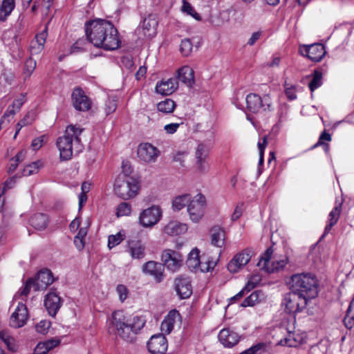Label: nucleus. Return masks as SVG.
I'll use <instances>...</instances> for the list:
<instances>
[{"instance_id":"nucleus-29","label":"nucleus","mask_w":354,"mask_h":354,"mask_svg":"<svg viewBox=\"0 0 354 354\" xmlns=\"http://www.w3.org/2000/svg\"><path fill=\"white\" fill-rule=\"evenodd\" d=\"M187 230V225L177 221H171L164 227L165 233L170 236H177L185 233Z\"/></svg>"},{"instance_id":"nucleus-50","label":"nucleus","mask_w":354,"mask_h":354,"mask_svg":"<svg viewBox=\"0 0 354 354\" xmlns=\"http://www.w3.org/2000/svg\"><path fill=\"white\" fill-rule=\"evenodd\" d=\"M50 327V322L46 320L40 321L35 326L37 332L41 334H45L47 333Z\"/></svg>"},{"instance_id":"nucleus-25","label":"nucleus","mask_w":354,"mask_h":354,"mask_svg":"<svg viewBox=\"0 0 354 354\" xmlns=\"http://www.w3.org/2000/svg\"><path fill=\"white\" fill-rule=\"evenodd\" d=\"M47 37L48 27L46 26L44 30L37 34L30 42V51L32 55H38L43 50Z\"/></svg>"},{"instance_id":"nucleus-57","label":"nucleus","mask_w":354,"mask_h":354,"mask_svg":"<svg viewBox=\"0 0 354 354\" xmlns=\"http://www.w3.org/2000/svg\"><path fill=\"white\" fill-rule=\"evenodd\" d=\"M48 349L44 342L39 343L34 350L35 354H46Z\"/></svg>"},{"instance_id":"nucleus-44","label":"nucleus","mask_w":354,"mask_h":354,"mask_svg":"<svg viewBox=\"0 0 354 354\" xmlns=\"http://www.w3.org/2000/svg\"><path fill=\"white\" fill-rule=\"evenodd\" d=\"M193 48V45L189 39L182 40L180 50L183 55L187 57L190 55Z\"/></svg>"},{"instance_id":"nucleus-52","label":"nucleus","mask_w":354,"mask_h":354,"mask_svg":"<svg viewBox=\"0 0 354 354\" xmlns=\"http://www.w3.org/2000/svg\"><path fill=\"white\" fill-rule=\"evenodd\" d=\"M116 291L119 295L120 300L121 301H124L127 299L128 295V290L127 287L124 285H118L117 286Z\"/></svg>"},{"instance_id":"nucleus-12","label":"nucleus","mask_w":354,"mask_h":354,"mask_svg":"<svg viewBox=\"0 0 354 354\" xmlns=\"http://www.w3.org/2000/svg\"><path fill=\"white\" fill-rule=\"evenodd\" d=\"M161 260L168 270L176 272L182 266V255L177 251L167 249L163 250L161 255Z\"/></svg>"},{"instance_id":"nucleus-3","label":"nucleus","mask_w":354,"mask_h":354,"mask_svg":"<svg viewBox=\"0 0 354 354\" xmlns=\"http://www.w3.org/2000/svg\"><path fill=\"white\" fill-rule=\"evenodd\" d=\"M84 130L77 125L70 124L66 127L64 135L57 139L56 145L62 160H68L73 155H77L83 150L84 145L80 136Z\"/></svg>"},{"instance_id":"nucleus-31","label":"nucleus","mask_w":354,"mask_h":354,"mask_svg":"<svg viewBox=\"0 0 354 354\" xmlns=\"http://www.w3.org/2000/svg\"><path fill=\"white\" fill-rule=\"evenodd\" d=\"M48 217L46 214L37 213L32 216L30 218V224L35 229L43 230L46 228L48 224Z\"/></svg>"},{"instance_id":"nucleus-64","label":"nucleus","mask_w":354,"mask_h":354,"mask_svg":"<svg viewBox=\"0 0 354 354\" xmlns=\"http://www.w3.org/2000/svg\"><path fill=\"white\" fill-rule=\"evenodd\" d=\"M3 77L8 84H11L15 78L14 74L11 72H4Z\"/></svg>"},{"instance_id":"nucleus-47","label":"nucleus","mask_w":354,"mask_h":354,"mask_svg":"<svg viewBox=\"0 0 354 354\" xmlns=\"http://www.w3.org/2000/svg\"><path fill=\"white\" fill-rule=\"evenodd\" d=\"M39 166L38 162H34L31 164L27 165L23 169V176H28L32 174H37L39 171Z\"/></svg>"},{"instance_id":"nucleus-34","label":"nucleus","mask_w":354,"mask_h":354,"mask_svg":"<svg viewBox=\"0 0 354 354\" xmlns=\"http://www.w3.org/2000/svg\"><path fill=\"white\" fill-rule=\"evenodd\" d=\"M15 0H3L0 6V21H6L15 8Z\"/></svg>"},{"instance_id":"nucleus-17","label":"nucleus","mask_w":354,"mask_h":354,"mask_svg":"<svg viewBox=\"0 0 354 354\" xmlns=\"http://www.w3.org/2000/svg\"><path fill=\"white\" fill-rule=\"evenodd\" d=\"M72 101L73 106L78 111H86L91 109V102L80 88H74Z\"/></svg>"},{"instance_id":"nucleus-24","label":"nucleus","mask_w":354,"mask_h":354,"mask_svg":"<svg viewBox=\"0 0 354 354\" xmlns=\"http://www.w3.org/2000/svg\"><path fill=\"white\" fill-rule=\"evenodd\" d=\"M178 86L177 78L171 77L158 82L156 86V92L162 95H169L172 94L178 88Z\"/></svg>"},{"instance_id":"nucleus-21","label":"nucleus","mask_w":354,"mask_h":354,"mask_svg":"<svg viewBox=\"0 0 354 354\" xmlns=\"http://www.w3.org/2000/svg\"><path fill=\"white\" fill-rule=\"evenodd\" d=\"M209 148L205 144H199L195 152L196 158V166L198 170L201 173H205L208 170V164L207 159L209 156Z\"/></svg>"},{"instance_id":"nucleus-56","label":"nucleus","mask_w":354,"mask_h":354,"mask_svg":"<svg viewBox=\"0 0 354 354\" xmlns=\"http://www.w3.org/2000/svg\"><path fill=\"white\" fill-rule=\"evenodd\" d=\"M331 140V136L329 133H326V131H324L319 136V140L317 143L315 145V147H317L318 145H323L324 141H330Z\"/></svg>"},{"instance_id":"nucleus-16","label":"nucleus","mask_w":354,"mask_h":354,"mask_svg":"<svg viewBox=\"0 0 354 354\" xmlns=\"http://www.w3.org/2000/svg\"><path fill=\"white\" fill-rule=\"evenodd\" d=\"M142 270L145 274L153 277L157 283L161 282L165 277L164 265L154 261H149L143 264Z\"/></svg>"},{"instance_id":"nucleus-27","label":"nucleus","mask_w":354,"mask_h":354,"mask_svg":"<svg viewBox=\"0 0 354 354\" xmlns=\"http://www.w3.org/2000/svg\"><path fill=\"white\" fill-rule=\"evenodd\" d=\"M179 318L180 314L177 310H171L161 324V331L165 334H169L174 329V324Z\"/></svg>"},{"instance_id":"nucleus-62","label":"nucleus","mask_w":354,"mask_h":354,"mask_svg":"<svg viewBox=\"0 0 354 354\" xmlns=\"http://www.w3.org/2000/svg\"><path fill=\"white\" fill-rule=\"evenodd\" d=\"M44 343L46 345V348L48 349V352L50 350H51L53 348H55V346H57L59 344V340L51 339V340L45 342Z\"/></svg>"},{"instance_id":"nucleus-63","label":"nucleus","mask_w":354,"mask_h":354,"mask_svg":"<svg viewBox=\"0 0 354 354\" xmlns=\"http://www.w3.org/2000/svg\"><path fill=\"white\" fill-rule=\"evenodd\" d=\"M242 215V209L240 206H236L232 215V221H236L238 218L241 217Z\"/></svg>"},{"instance_id":"nucleus-28","label":"nucleus","mask_w":354,"mask_h":354,"mask_svg":"<svg viewBox=\"0 0 354 354\" xmlns=\"http://www.w3.org/2000/svg\"><path fill=\"white\" fill-rule=\"evenodd\" d=\"M143 35L151 37L156 35L158 21L153 15H149L142 22L141 24Z\"/></svg>"},{"instance_id":"nucleus-48","label":"nucleus","mask_w":354,"mask_h":354,"mask_svg":"<svg viewBox=\"0 0 354 354\" xmlns=\"http://www.w3.org/2000/svg\"><path fill=\"white\" fill-rule=\"evenodd\" d=\"M123 239V235L120 232L115 235H110L108 238V247L111 249L120 244Z\"/></svg>"},{"instance_id":"nucleus-45","label":"nucleus","mask_w":354,"mask_h":354,"mask_svg":"<svg viewBox=\"0 0 354 354\" xmlns=\"http://www.w3.org/2000/svg\"><path fill=\"white\" fill-rule=\"evenodd\" d=\"M232 259H236L239 265L245 266L250 260V252L244 250L236 254Z\"/></svg>"},{"instance_id":"nucleus-55","label":"nucleus","mask_w":354,"mask_h":354,"mask_svg":"<svg viewBox=\"0 0 354 354\" xmlns=\"http://www.w3.org/2000/svg\"><path fill=\"white\" fill-rule=\"evenodd\" d=\"M26 154V150H21L19 151L14 158H12L10 161L12 162H17L19 164L24 161L25 159Z\"/></svg>"},{"instance_id":"nucleus-41","label":"nucleus","mask_w":354,"mask_h":354,"mask_svg":"<svg viewBox=\"0 0 354 354\" xmlns=\"http://www.w3.org/2000/svg\"><path fill=\"white\" fill-rule=\"evenodd\" d=\"M176 103L171 99H165L157 104V109L163 113H171L174 111Z\"/></svg>"},{"instance_id":"nucleus-42","label":"nucleus","mask_w":354,"mask_h":354,"mask_svg":"<svg viewBox=\"0 0 354 354\" xmlns=\"http://www.w3.org/2000/svg\"><path fill=\"white\" fill-rule=\"evenodd\" d=\"M322 76L323 74L319 70H315L313 79L308 84V87L312 92L322 84Z\"/></svg>"},{"instance_id":"nucleus-22","label":"nucleus","mask_w":354,"mask_h":354,"mask_svg":"<svg viewBox=\"0 0 354 354\" xmlns=\"http://www.w3.org/2000/svg\"><path fill=\"white\" fill-rule=\"evenodd\" d=\"M218 338L225 347L228 348L236 345L240 340L239 335L229 328L222 329L218 333Z\"/></svg>"},{"instance_id":"nucleus-19","label":"nucleus","mask_w":354,"mask_h":354,"mask_svg":"<svg viewBox=\"0 0 354 354\" xmlns=\"http://www.w3.org/2000/svg\"><path fill=\"white\" fill-rule=\"evenodd\" d=\"M146 247L142 240L138 239H129L127 242L126 251L133 259H141L145 257Z\"/></svg>"},{"instance_id":"nucleus-26","label":"nucleus","mask_w":354,"mask_h":354,"mask_svg":"<svg viewBox=\"0 0 354 354\" xmlns=\"http://www.w3.org/2000/svg\"><path fill=\"white\" fill-rule=\"evenodd\" d=\"M225 232L219 226H214L210 230L211 244L217 248L224 247L225 243Z\"/></svg>"},{"instance_id":"nucleus-4","label":"nucleus","mask_w":354,"mask_h":354,"mask_svg":"<svg viewBox=\"0 0 354 354\" xmlns=\"http://www.w3.org/2000/svg\"><path fill=\"white\" fill-rule=\"evenodd\" d=\"M290 290L310 300L318 294V281L316 277L308 272L292 275L288 283Z\"/></svg>"},{"instance_id":"nucleus-35","label":"nucleus","mask_w":354,"mask_h":354,"mask_svg":"<svg viewBox=\"0 0 354 354\" xmlns=\"http://www.w3.org/2000/svg\"><path fill=\"white\" fill-rule=\"evenodd\" d=\"M342 204L339 203L335 206L329 214L328 223L325 227L324 234L328 233L333 226H334L339 220L341 212Z\"/></svg>"},{"instance_id":"nucleus-18","label":"nucleus","mask_w":354,"mask_h":354,"mask_svg":"<svg viewBox=\"0 0 354 354\" xmlns=\"http://www.w3.org/2000/svg\"><path fill=\"white\" fill-rule=\"evenodd\" d=\"M138 156L143 162H155L159 156V151L149 143L140 144L138 148Z\"/></svg>"},{"instance_id":"nucleus-61","label":"nucleus","mask_w":354,"mask_h":354,"mask_svg":"<svg viewBox=\"0 0 354 354\" xmlns=\"http://www.w3.org/2000/svg\"><path fill=\"white\" fill-rule=\"evenodd\" d=\"M83 43V41L82 40H78L72 46H71V53H77V52H80L81 50H83V47L81 46V45Z\"/></svg>"},{"instance_id":"nucleus-6","label":"nucleus","mask_w":354,"mask_h":354,"mask_svg":"<svg viewBox=\"0 0 354 354\" xmlns=\"http://www.w3.org/2000/svg\"><path fill=\"white\" fill-rule=\"evenodd\" d=\"M138 191V186L133 179L119 176L115 182L114 192L120 198L128 200L135 197Z\"/></svg>"},{"instance_id":"nucleus-1","label":"nucleus","mask_w":354,"mask_h":354,"mask_svg":"<svg viewBox=\"0 0 354 354\" xmlns=\"http://www.w3.org/2000/svg\"><path fill=\"white\" fill-rule=\"evenodd\" d=\"M86 35L95 47L106 50H114L120 46L118 30L109 21L97 19L85 25Z\"/></svg>"},{"instance_id":"nucleus-9","label":"nucleus","mask_w":354,"mask_h":354,"mask_svg":"<svg viewBox=\"0 0 354 354\" xmlns=\"http://www.w3.org/2000/svg\"><path fill=\"white\" fill-rule=\"evenodd\" d=\"M205 206L206 199L203 194H198L192 198L187 205V212L192 222L198 223L201 220L205 214Z\"/></svg>"},{"instance_id":"nucleus-2","label":"nucleus","mask_w":354,"mask_h":354,"mask_svg":"<svg viewBox=\"0 0 354 354\" xmlns=\"http://www.w3.org/2000/svg\"><path fill=\"white\" fill-rule=\"evenodd\" d=\"M145 324L146 319L144 316L127 315L122 310H118L113 313L108 330L110 334L132 342Z\"/></svg>"},{"instance_id":"nucleus-60","label":"nucleus","mask_w":354,"mask_h":354,"mask_svg":"<svg viewBox=\"0 0 354 354\" xmlns=\"http://www.w3.org/2000/svg\"><path fill=\"white\" fill-rule=\"evenodd\" d=\"M261 35V32L259 31L253 32L248 41V44L250 46L254 45L255 42L260 38Z\"/></svg>"},{"instance_id":"nucleus-51","label":"nucleus","mask_w":354,"mask_h":354,"mask_svg":"<svg viewBox=\"0 0 354 354\" xmlns=\"http://www.w3.org/2000/svg\"><path fill=\"white\" fill-rule=\"evenodd\" d=\"M244 266L239 265L238 263V260L236 259H232L229 263L227 264V269L230 272L235 273L239 272Z\"/></svg>"},{"instance_id":"nucleus-46","label":"nucleus","mask_w":354,"mask_h":354,"mask_svg":"<svg viewBox=\"0 0 354 354\" xmlns=\"http://www.w3.org/2000/svg\"><path fill=\"white\" fill-rule=\"evenodd\" d=\"M131 212V206L127 203H121L117 208V216H129Z\"/></svg>"},{"instance_id":"nucleus-59","label":"nucleus","mask_w":354,"mask_h":354,"mask_svg":"<svg viewBox=\"0 0 354 354\" xmlns=\"http://www.w3.org/2000/svg\"><path fill=\"white\" fill-rule=\"evenodd\" d=\"M122 169L124 177H127L131 173V166L128 162H122Z\"/></svg>"},{"instance_id":"nucleus-37","label":"nucleus","mask_w":354,"mask_h":354,"mask_svg":"<svg viewBox=\"0 0 354 354\" xmlns=\"http://www.w3.org/2000/svg\"><path fill=\"white\" fill-rule=\"evenodd\" d=\"M0 339L6 345L8 350L15 352L17 349V346L15 339L9 334L6 330L0 331Z\"/></svg>"},{"instance_id":"nucleus-14","label":"nucleus","mask_w":354,"mask_h":354,"mask_svg":"<svg viewBox=\"0 0 354 354\" xmlns=\"http://www.w3.org/2000/svg\"><path fill=\"white\" fill-rule=\"evenodd\" d=\"M147 348L152 354H165L168 348L167 340L162 333L154 335L148 341Z\"/></svg>"},{"instance_id":"nucleus-49","label":"nucleus","mask_w":354,"mask_h":354,"mask_svg":"<svg viewBox=\"0 0 354 354\" xmlns=\"http://www.w3.org/2000/svg\"><path fill=\"white\" fill-rule=\"evenodd\" d=\"M182 10L184 12H186L191 16H192L194 18H195L197 20L201 19V17L199 14H198L194 9V8L187 2L184 1L183 5L182 6Z\"/></svg>"},{"instance_id":"nucleus-32","label":"nucleus","mask_w":354,"mask_h":354,"mask_svg":"<svg viewBox=\"0 0 354 354\" xmlns=\"http://www.w3.org/2000/svg\"><path fill=\"white\" fill-rule=\"evenodd\" d=\"M218 261V257L210 258L205 254L200 256L199 269L203 272H209L213 269Z\"/></svg>"},{"instance_id":"nucleus-13","label":"nucleus","mask_w":354,"mask_h":354,"mask_svg":"<svg viewBox=\"0 0 354 354\" xmlns=\"http://www.w3.org/2000/svg\"><path fill=\"white\" fill-rule=\"evenodd\" d=\"M299 51L304 56H306L313 62H319L326 54L324 45L322 44H313L311 45H303L300 47Z\"/></svg>"},{"instance_id":"nucleus-23","label":"nucleus","mask_w":354,"mask_h":354,"mask_svg":"<svg viewBox=\"0 0 354 354\" xmlns=\"http://www.w3.org/2000/svg\"><path fill=\"white\" fill-rule=\"evenodd\" d=\"M175 289L180 299H187L192 294V288L189 278L179 277L175 280Z\"/></svg>"},{"instance_id":"nucleus-36","label":"nucleus","mask_w":354,"mask_h":354,"mask_svg":"<svg viewBox=\"0 0 354 354\" xmlns=\"http://www.w3.org/2000/svg\"><path fill=\"white\" fill-rule=\"evenodd\" d=\"M301 340L302 337L299 335L289 333L284 339H281L279 344L289 347H297L301 344Z\"/></svg>"},{"instance_id":"nucleus-15","label":"nucleus","mask_w":354,"mask_h":354,"mask_svg":"<svg viewBox=\"0 0 354 354\" xmlns=\"http://www.w3.org/2000/svg\"><path fill=\"white\" fill-rule=\"evenodd\" d=\"M28 318V313L26 306L19 302L10 316V325L15 328H21L26 324Z\"/></svg>"},{"instance_id":"nucleus-7","label":"nucleus","mask_w":354,"mask_h":354,"mask_svg":"<svg viewBox=\"0 0 354 354\" xmlns=\"http://www.w3.org/2000/svg\"><path fill=\"white\" fill-rule=\"evenodd\" d=\"M273 253L272 248H269L261 257L259 261L257 263V266L260 269L267 272H274L282 270L288 263V258L286 257L282 259H275L270 262L271 257Z\"/></svg>"},{"instance_id":"nucleus-33","label":"nucleus","mask_w":354,"mask_h":354,"mask_svg":"<svg viewBox=\"0 0 354 354\" xmlns=\"http://www.w3.org/2000/svg\"><path fill=\"white\" fill-rule=\"evenodd\" d=\"M190 194H185L178 196L172 200V209L174 211L178 212L187 206L192 200Z\"/></svg>"},{"instance_id":"nucleus-43","label":"nucleus","mask_w":354,"mask_h":354,"mask_svg":"<svg viewBox=\"0 0 354 354\" xmlns=\"http://www.w3.org/2000/svg\"><path fill=\"white\" fill-rule=\"evenodd\" d=\"M259 293L257 291H254L243 300L241 306L243 307L253 306L256 304L259 303Z\"/></svg>"},{"instance_id":"nucleus-20","label":"nucleus","mask_w":354,"mask_h":354,"mask_svg":"<svg viewBox=\"0 0 354 354\" xmlns=\"http://www.w3.org/2000/svg\"><path fill=\"white\" fill-rule=\"evenodd\" d=\"M62 300L55 291L48 292L44 299V306L48 314L54 317L62 306Z\"/></svg>"},{"instance_id":"nucleus-40","label":"nucleus","mask_w":354,"mask_h":354,"mask_svg":"<svg viewBox=\"0 0 354 354\" xmlns=\"http://www.w3.org/2000/svg\"><path fill=\"white\" fill-rule=\"evenodd\" d=\"M26 101V95L24 94H21V96L12 102V104L8 106L6 112L4 113V117L10 115H15L16 111H19L23 104Z\"/></svg>"},{"instance_id":"nucleus-54","label":"nucleus","mask_w":354,"mask_h":354,"mask_svg":"<svg viewBox=\"0 0 354 354\" xmlns=\"http://www.w3.org/2000/svg\"><path fill=\"white\" fill-rule=\"evenodd\" d=\"M44 138H45L44 136H39V137L34 139L32 141L31 147L33 149V150H38L39 149H40L41 147V146L44 143Z\"/></svg>"},{"instance_id":"nucleus-39","label":"nucleus","mask_w":354,"mask_h":354,"mask_svg":"<svg viewBox=\"0 0 354 354\" xmlns=\"http://www.w3.org/2000/svg\"><path fill=\"white\" fill-rule=\"evenodd\" d=\"M187 266L194 270L199 269L200 266V256L199 250L198 249L192 250L189 253L187 261Z\"/></svg>"},{"instance_id":"nucleus-58","label":"nucleus","mask_w":354,"mask_h":354,"mask_svg":"<svg viewBox=\"0 0 354 354\" xmlns=\"http://www.w3.org/2000/svg\"><path fill=\"white\" fill-rule=\"evenodd\" d=\"M180 124L178 123H171L169 124H166L164 127V129L167 131V133L172 134L175 133Z\"/></svg>"},{"instance_id":"nucleus-30","label":"nucleus","mask_w":354,"mask_h":354,"mask_svg":"<svg viewBox=\"0 0 354 354\" xmlns=\"http://www.w3.org/2000/svg\"><path fill=\"white\" fill-rule=\"evenodd\" d=\"M194 70L191 67L184 66L178 70V79L190 87L194 83Z\"/></svg>"},{"instance_id":"nucleus-5","label":"nucleus","mask_w":354,"mask_h":354,"mask_svg":"<svg viewBox=\"0 0 354 354\" xmlns=\"http://www.w3.org/2000/svg\"><path fill=\"white\" fill-rule=\"evenodd\" d=\"M54 281L53 273L50 270L46 269L39 271L35 278H30L27 280L21 295L27 296L31 290L39 291L46 289Z\"/></svg>"},{"instance_id":"nucleus-11","label":"nucleus","mask_w":354,"mask_h":354,"mask_svg":"<svg viewBox=\"0 0 354 354\" xmlns=\"http://www.w3.org/2000/svg\"><path fill=\"white\" fill-rule=\"evenodd\" d=\"M247 109L252 113H258L261 110L266 111L271 105V100L268 95L263 97L255 93H250L246 97Z\"/></svg>"},{"instance_id":"nucleus-53","label":"nucleus","mask_w":354,"mask_h":354,"mask_svg":"<svg viewBox=\"0 0 354 354\" xmlns=\"http://www.w3.org/2000/svg\"><path fill=\"white\" fill-rule=\"evenodd\" d=\"M117 108L116 101L113 99H109L106 103L105 111L106 115L113 113Z\"/></svg>"},{"instance_id":"nucleus-10","label":"nucleus","mask_w":354,"mask_h":354,"mask_svg":"<svg viewBox=\"0 0 354 354\" xmlns=\"http://www.w3.org/2000/svg\"><path fill=\"white\" fill-rule=\"evenodd\" d=\"M162 216L161 208L158 205H151L140 212L139 223L145 227H151L158 223Z\"/></svg>"},{"instance_id":"nucleus-8","label":"nucleus","mask_w":354,"mask_h":354,"mask_svg":"<svg viewBox=\"0 0 354 354\" xmlns=\"http://www.w3.org/2000/svg\"><path fill=\"white\" fill-rule=\"evenodd\" d=\"M308 299L294 291L285 295L282 305L288 313H296L304 309L308 302Z\"/></svg>"},{"instance_id":"nucleus-38","label":"nucleus","mask_w":354,"mask_h":354,"mask_svg":"<svg viewBox=\"0 0 354 354\" xmlns=\"http://www.w3.org/2000/svg\"><path fill=\"white\" fill-rule=\"evenodd\" d=\"M259 280L260 279L259 276L254 275L251 277V278L248 280L247 284L245 285V288L239 293H237L235 296H234L232 298V299L236 300L241 298L244 295L245 291L246 290L247 292H249L253 288H254L257 283H259Z\"/></svg>"}]
</instances>
